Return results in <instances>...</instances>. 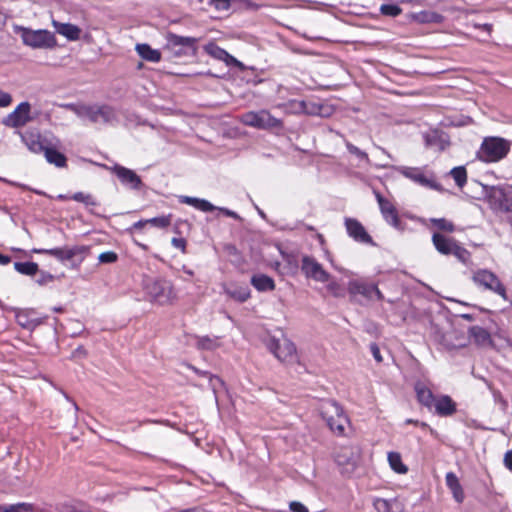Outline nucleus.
I'll return each mask as SVG.
<instances>
[{
  "instance_id": "6",
  "label": "nucleus",
  "mask_w": 512,
  "mask_h": 512,
  "mask_svg": "<svg viewBox=\"0 0 512 512\" xmlns=\"http://www.w3.org/2000/svg\"><path fill=\"white\" fill-rule=\"evenodd\" d=\"M267 348L281 362L291 364L297 361L296 347L288 338H270L267 342Z\"/></svg>"
},
{
  "instance_id": "23",
  "label": "nucleus",
  "mask_w": 512,
  "mask_h": 512,
  "mask_svg": "<svg viewBox=\"0 0 512 512\" xmlns=\"http://www.w3.org/2000/svg\"><path fill=\"white\" fill-rule=\"evenodd\" d=\"M414 390L419 403L431 409L434 404L435 397L430 388L424 382L418 381L415 383Z\"/></svg>"
},
{
  "instance_id": "22",
  "label": "nucleus",
  "mask_w": 512,
  "mask_h": 512,
  "mask_svg": "<svg viewBox=\"0 0 512 512\" xmlns=\"http://www.w3.org/2000/svg\"><path fill=\"white\" fill-rule=\"evenodd\" d=\"M52 25L56 32L70 41H76L80 38L81 29L70 23H62L56 20L52 21Z\"/></svg>"
},
{
  "instance_id": "11",
  "label": "nucleus",
  "mask_w": 512,
  "mask_h": 512,
  "mask_svg": "<svg viewBox=\"0 0 512 512\" xmlns=\"http://www.w3.org/2000/svg\"><path fill=\"white\" fill-rule=\"evenodd\" d=\"M488 201L493 209L512 214V187L492 188Z\"/></svg>"
},
{
  "instance_id": "27",
  "label": "nucleus",
  "mask_w": 512,
  "mask_h": 512,
  "mask_svg": "<svg viewBox=\"0 0 512 512\" xmlns=\"http://www.w3.org/2000/svg\"><path fill=\"white\" fill-rule=\"evenodd\" d=\"M250 283L259 292H268L275 289L273 278L265 274H254L251 277Z\"/></svg>"
},
{
  "instance_id": "14",
  "label": "nucleus",
  "mask_w": 512,
  "mask_h": 512,
  "mask_svg": "<svg viewBox=\"0 0 512 512\" xmlns=\"http://www.w3.org/2000/svg\"><path fill=\"white\" fill-rule=\"evenodd\" d=\"M374 194L384 220L392 227L400 229L401 221L395 205L390 200L383 197L378 191H374Z\"/></svg>"
},
{
  "instance_id": "61",
  "label": "nucleus",
  "mask_w": 512,
  "mask_h": 512,
  "mask_svg": "<svg viewBox=\"0 0 512 512\" xmlns=\"http://www.w3.org/2000/svg\"><path fill=\"white\" fill-rule=\"evenodd\" d=\"M60 512H76L75 509L68 505H63L60 508Z\"/></svg>"
},
{
  "instance_id": "15",
  "label": "nucleus",
  "mask_w": 512,
  "mask_h": 512,
  "mask_svg": "<svg viewBox=\"0 0 512 512\" xmlns=\"http://www.w3.org/2000/svg\"><path fill=\"white\" fill-rule=\"evenodd\" d=\"M113 174L117 176L122 185L127 186L134 190H139L143 186L141 178L131 169L115 164L108 167Z\"/></svg>"
},
{
  "instance_id": "44",
  "label": "nucleus",
  "mask_w": 512,
  "mask_h": 512,
  "mask_svg": "<svg viewBox=\"0 0 512 512\" xmlns=\"http://www.w3.org/2000/svg\"><path fill=\"white\" fill-rule=\"evenodd\" d=\"M327 290L335 297H343L344 289L336 281H331L327 285Z\"/></svg>"
},
{
  "instance_id": "28",
  "label": "nucleus",
  "mask_w": 512,
  "mask_h": 512,
  "mask_svg": "<svg viewBox=\"0 0 512 512\" xmlns=\"http://www.w3.org/2000/svg\"><path fill=\"white\" fill-rule=\"evenodd\" d=\"M446 485L453 494V498L456 502L462 503L464 501V491L459 482L458 477L453 472H448L445 477Z\"/></svg>"
},
{
  "instance_id": "46",
  "label": "nucleus",
  "mask_w": 512,
  "mask_h": 512,
  "mask_svg": "<svg viewBox=\"0 0 512 512\" xmlns=\"http://www.w3.org/2000/svg\"><path fill=\"white\" fill-rule=\"evenodd\" d=\"M117 254L113 251H106L98 256V260L101 263H114L117 261Z\"/></svg>"
},
{
  "instance_id": "39",
  "label": "nucleus",
  "mask_w": 512,
  "mask_h": 512,
  "mask_svg": "<svg viewBox=\"0 0 512 512\" xmlns=\"http://www.w3.org/2000/svg\"><path fill=\"white\" fill-rule=\"evenodd\" d=\"M451 255H454L460 262H462L463 264H469L470 263V260H471V253L466 249L464 248L463 246H461L459 244V242L457 243V245L455 246V248L453 249L452 251V254Z\"/></svg>"
},
{
  "instance_id": "32",
  "label": "nucleus",
  "mask_w": 512,
  "mask_h": 512,
  "mask_svg": "<svg viewBox=\"0 0 512 512\" xmlns=\"http://www.w3.org/2000/svg\"><path fill=\"white\" fill-rule=\"evenodd\" d=\"M224 292L230 298L241 303L247 301L251 296L247 286H227L224 288Z\"/></svg>"
},
{
  "instance_id": "13",
  "label": "nucleus",
  "mask_w": 512,
  "mask_h": 512,
  "mask_svg": "<svg viewBox=\"0 0 512 512\" xmlns=\"http://www.w3.org/2000/svg\"><path fill=\"white\" fill-rule=\"evenodd\" d=\"M31 105L29 102L20 103L3 121L8 127L18 128L26 125L33 118L30 115Z\"/></svg>"
},
{
  "instance_id": "21",
  "label": "nucleus",
  "mask_w": 512,
  "mask_h": 512,
  "mask_svg": "<svg viewBox=\"0 0 512 512\" xmlns=\"http://www.w3.org/2000/svg\"><path fill=\"white\" fill-rule=\"evenodd\" d=\"M432 242L435 249L442 255H451L458 241L454 238L446 237L440 233L432 235Z\"/></svg>"
},
{
  "instance_id": "59",
  "label": "nucleus",
  "mask_w": 512,
  "mask_h": 512,
  "mask_svg": "<svg viewBox=\"0 0 512 512\" xmlns=\"http://www.w3.org/2000/svg\"><path fill=\"white\" fill-rule=\"evenodd\" d=\"M11 262V257L0 253V265H7Z\"/></svg>"
},
{
  "instance_id": "20",
  "label": "nucleus",
  "mask_w": 512,
  "mask_h": 512,
  "mask_svg": "<svg viewBox=\"0 0 512 512\" xmlns=\"http://www.w3.org/2000/svg\"><path fill=\"white\" fill-rule=\"evenodd\" d=\"M403 175L412 181L435 190H440V185L433 179H429L420 169L418 168H405L402 171Z\"/></svg>"
},
{
  "instance_id": "25",
  "label": "nucleus",
  "mask_w": 512,
  "mask_h": 512,
  "mask_svg": "<svg viewBox=\"0 0 512 512\" xmlns=\"http://www.w3.org/2000/svg\"><path fill=\"white\" fill-rule=\"evenodd\" d=\"M433 406L435 411L440 416H451L456 412V404L450 396L443 395L435 399Z\"/></svg>"
},
{
  "instance_id": "17",
  "label": "nucleus",
  "mask_w": 512,
  "mask_h": 512,
  "mask_svg": "<svg viewBox=\"0 0 512 512\" xmlns=\"http://www.w3.org/2000/svg\"><path fill=\"white\" fill-rule=\"evenodd\" d=\"M86 250L83 246L56 247L52 249H33L34 253L45 254L55 257L57 260L64 262L72 260L76 255L83 253Z\"/></svg>"
},
{
  "instance_id": "40",
  "label": "nucleus",
  "mask_w": 512,
  "mask_h": 512,
  "mask_svg": "<svg viewBox=\"0 0 512 512\" xmlns=\"http://www.w3.org/2000/svg\"><path fill=\"white\" fill-rule=\"evenodd\" d=\"M196 346L199 349L213 350L219 346L217 338H210L208 336L198 337Z\"/></svg>"
},
{
  "instance_id": "45",
  "label": "nucleus",
  "mask_w": 512,
  "mask_h": 512,
  "mask_svg": "<svg viewBox=\"0 0 512 512\" xmlns=\"http://www.w3.org/2000/svg\"><path fill=\"white\" fill-rule=\"evenodd\" d=\"M9 512H34L33 506L28 503L9 505Z\"/></svg>"
},
{
  "instance_id": "4",
  "label": "nucleus",
  "mask_w": 512,
  "mask_h": 512,
  "mask_svg": "<svg viewBox=\"0 0 512 512\" xmlns=\"http://www.w3.org/2000/svg\"><path fill=\"white\" fill-rule=\"evenodd\" d=\"M473 282L483 288L499 295L504 300H508L507 290L498 276L488 269H478L473 272Z\"/></svg>"
},
{
  "instance_id": "1",
  "label": "nucleus",
  "mask_w": 512,
  "mask_h": 512,
  "mask_svg": "<svg viewBox=\"0 0 512 512\" xmlns=\"http://www.w3.org/2000/svg\"><path fill=\"white\" fill-rule=\"evenodd\" d=\"M145 299L160 306L170 305L177 299L171 281L161 277H145L142 282Z\"/></svg>"
},
{
  "instance_id": "54",
  "label": "nucleus",
  "mask_w": 512,
  "mask_h": 512,
  "mask_svg": "<svg viewBox=\"0 0 512 512\" xmlns=\"http://www.w3.org/2000/svg\"><path fill=\"white\" fill-rule=\"evenodd\" d=\"M504 466L512 472V450H508L503 458Z\"/></svg>"
},
{
  "instance_id": "31",
  "label": "nucleus",
  "mask_w": 512,
  "mask_h": 512,
  "mask_svg": "<svg viewBox=\"0 0 512 512\" xmlns=\"http://www.w3.org/2000/svg\"><path fill=\"white\" fill-rule=\"evenodd\" d=\"M179 201L183 204L190 205L202 212H212L216 210V206L205 199H200L191 196H180Z\"/></svg>"
},
{
  "instance_id": "35",
  "label": "nucleus",
  "mask_w": 512,
  "mask_h": 512,
  "mask_svg": "<svg viewBox=\"0 0 512 512\" xmlns=\"http://www.w3.org/2000/svg\"><path fill=\"white\" fill-rule=\"evenodd\" d=\"M388 462L390 467L399 474H404L407 472V467L402 463L401 455L397 452H389L388 453Z\"/></svg>"
},
{
  "instance_id": "26",
  "label": "nucleus",
  "mask_w": 512,
  "mask_h": 512,
  "mask_svg": "<svg viewBox=\"0 0 512 512\" xmlns=\"http://www.w3.org/2000/svg\"><path fill=\"white\" fill-rule=\"evenodd\" d=\"M21 138L27 148L33 153H42L47 147L44 145L38 133L25 132L21 134Z\"/></svg>"
},
{
  "instance_id": "16",
  "label": "nucleus",
  "mask_w": 512,
  "mask_h": 512,
  "mask_svg": "<svg viewBox=\"0 0 512 512\" xmlns=\"http://www.w3.org/2000/svg\"><path fill=\"white\" fill-rule=\"evenodd\" d=\"M348 291L351 295H362L366 299L382 300L383 294L377 285L362 280H352L348 284Z\"/></svg>"
},
{
  "instance_id": "38",
  "label": "nucleus",
  "mask_w": 512,
  "mask_h": 512,
  "mask_svg": "<svg viewBox=\"0 0 512 512\" xmlns=\"http://www.w3.org/2000/svg\"><path fill=\"white\" fill-rule=\"evenodd\" d=\"M70 199L83 203L87 207H92L98 205L97 200L92 194L84 193V192H76L74 193Z\"/></svg>"
},
{
  "instance_id": "3",
  "label": "nucleus",
  "mask_w": 512,
  "mask_h": 512,
  "mask_svg": "<svg viewBox=\"0 0 512 512\" xmlns=\"http://www.w3.org/2000/svg\"><path fill=\"white\" fill-rule=\"evenodd\" d=\"M14 31L20 34L23 43L32 48H54L56 38L48 30H32L30 28L15 26Z\"/></svg>"
},
{
  "instance_id": "29",
  "label": "nucleus",
  "mask_w": 512,
  "mask_h": 512,
  "mask_svg": "<svg viewBox=\"0 0 512 512\" xmlns=\"http://www.w3.org/2000/svg\"><path fill=\"white\" fill-rule=\"evenodd\" d=\"M135 50L143 60L152 63H158L161 60V52L157 49H153L149 44H137Z\"/></svg>"
},
{
  "instance_id": "12",
  "label": "nucleus",
  "mask_w": 512,
  "mask_h": 512,
  "mask_svg": "<svg viewBox=\"0 0 512 512\" xmlns=\"http://www.w3.org/2000/svg\"><path fill=\"white\" fill-rule=\"evenodd\" d=\"M301 270L307 278L318 282H328L330 279V274L311 256H303L301 260Z\"/></svg>"
},
{
  "instance_id": "64",
  "label": "nucleus",
  "mask_w": 512,
  "mask_h": 512,
  "mask_svg": "<svg viewBox=\"0 0 512 512\" xmlns=\"http://www.w3.org/2000/svg\"><path fill=\"white\" fill-rule=\"evenodd\" d=\"M0 512H9V505L8 506H0Z\"/></svg>"
},
{
  "instance_id": "30",
  "label": "nucleus",
  "mask_w": 512,
  "mask_h": 512,
  "mask_svg": "<svg viewBox=\"0 0 512 512\" xmlns=\"http://www.w3.org/2000/svg\"><path fill=\"white\" fill-rule=\"evenodd\" d=\"M179 201L183 204L190 205L202 212H212L216 210V206L205 199H200L191 196H180Z\"/></svg>"
},
{
  "instance_id": "33",
  "label": "nucleus",
  "mask_w": 512,
  "mask_h": 512,
  "mask_svg": "<svg viewBox=\"0 0 512 512\" xmlns=\"http://www.w3.org/2000/svg\"><path fill=\"white\" fill-rule=\"evenodd\" d=\"M43 153L45 155L46 160L50 164H54L57 167H64L66 165L67 159L65 155L59 152L58 150L51 147H46Z\"/></svg>"
},
{
  "instance_id": "10",
  "label": "nucleus",
  "mask_w": 512,
  "mask_h": 512,
  "mask_svg": "<svg viewBox=\"0 0 512 512\" xmlns=\"http://www.w3.org/2000/svg\"><path fill=\"white\" fill-rule=\"evenodd\" d=\"M79 117L87 118L92 123H112L115 120L114 110L106 105L103 106H81L75 108Z\"/></svg>"
},
{
  "instance_id": "18",
  "label": "nucleus",
  "mask_w": 512,
  "mask_h": 512,
  "mask_svg": "<svg viewBox=\"0 0 512 512\" xmlns=\"http://www.w3.org/2000/svg\"><path fill=\"white\" fill-rule=\"evenodd\" d=\"M345 226L348 235L355 241L363 244H372L373 240L367 233L364 226L356 219L347 218L345 220Z\"/></svg>"
},
{
  "instance_id": "37",
  "label": "nucleus",
  "mask_w": 512,
  "mask_h": 512,
  "mask_svg": "<svg viewBox=\"0 0 512 512\" xmlns=\"http://www.w3.org/2000/svg\"><path fill=\"white\" fill-rule=\"evenodd\" d=\"M397 505L396 500H387L383 498H376L373 501V506L377 512H395L394 506Z\"/></svg>"
},
{
  "instance_id": "8",
  "label": "nucleus",
  "mask_w": 512,
  "mask_h": 512,
  "mask_svg": "<svg viewBox=\"0 0 512 512\" xmlns=\"http://www.w3.org/2000/svg\"><path fill=\"white\" fill-rule=\"evenodd\" d=\"M322 414L323 418L327 422V425L333 432L337 433L338 435H342L344 433L345 427L349 423V420L344 414L341 406H339L336 402H329L324 407Z\"/></svg>"
},
{
  "instance_id": "43",
  "label": "nucleus",
  "mask_w": 512,
  "mask_h": 512,
  "mask_svg": "<svg viewBox=\"0 0 512 512\" xmlns=\"http://www.w3.org/2000/svg\"><path fill=\"white\" fill-rule=\"evenodd\" d=\"M345 145H346L347 150H348L351 154L355 155L356 157H358V158H359V159H361V160H366V161H368V160H369V158H368V154H367L366 152H364V151L360 150L358 147H356V146H355V145H353L352 143H350V142L346 141V142H345Z\"/></svg>"
},
{
  "instance_id": "41",
  "label": "nucleus",
  "mask_w": 512,
  "mask_h": 512,
  "mask_svg": "<svg viewBox=\"0 0 512 512\" xmlns=\"http://www.w3.org/2000/svg\"><path fill=\"white\" fill-rule=\"evenodd\" d=\"M431 222L439 230L452 233L455 231V225L445 218H433Z\"/></svg>"
},
{
  "instance_id": "36",
  "label": "nucleus",
  "mask_w": 512,
  "mask_h": 512,
  "mask_svg": "<svg viewBox=\"0 0 512 512\" xmlns=\"http://www.w3.org/2000/svg\"><path fill=\"white\" fill-rule=\"evenodd\" d=\"M14 268L20 274L27 276H33L38 272V264L35 262H15Z\"/></svg>"
},
{
  "instance_id": "50",
  "label": "nucleus",
  "mask_w": 512,
  "mask_h": 512,
  "mask_svg": "<svg viewBox=\"0 0 512 512\" xmlns=\"http://www.w3.org/2000/svg\"><path fill=\"white\" fill-rule=\"evenodd\" d=\"M209 382L215 395L217 393L218 388L224 385L223 381L219 377L213 375L209 376Z\"/></svg>"
},
{
  "instance_id": "7",
  "label": "nucleus",
  "mask_w": 512,
  "mask_h": 512,
  "mask_svg": "<svg viewBox=\"0 0 512 512\" xmlns=\"http://www.w3.org/2000/svg\"><path fill=\"white\" fill-rule=\"evenodd\" d=\"M166 40L167 43L165 49L170 51L176 57L187 55L189 51H192L193 54L196 53V44L198 42L197 38L179 36L169 32L166 35Z\"/></svg>"
},
{
  "instance_id": "24",
  "label": "nucleus",
  "mask_w": 512,
  "mask_h": 512,
  "mask_svg": "<svg viewBox=\"0 0 512 512\" xmlns=\"http://www.w3.org/2000/svg\"><path fill=\"white\" fill-rule=\"evenodd\" d=\"M469 338L478 346L487 347L492 344L490 333L480 326H472L468 330Z\"/></svg>"
},
{
  "instance_id": "56",
  "label": "nucleus",
  "mask_w": 512,
  "mask_h": 512,
  "mask_svg": "<svg viewBox=\"0 0 512 512\" xmlns=\"http://www.w3.org/2000/svg\"><path fill=\"white\" fill-rule=\"evenodd\" d=\"M0 181L4 182V183H7L11 186H15V187H19L21 189H24V190H31L27 185L25 184H21V183H18V182H14V181H10L6 178H2L0 177Z\"/></svg>"
},
{
  "instance_id": "62",
  "label": "nucleus",
  "mask_w": 512,
  "mask_h": 512,
  "mask_svg": "<svg viewBox=\"0 0 512 512\" xmlns=\"http://www.w3.org/2000/svg\"><path fill=\"white\" fill-rule=\"evenodd\" d=\"M446 346L449 348V349H454V348H457V347H463L465 346V343L464 342H459L458 344H450V343H447Z\"/></svg>"
},
{
  "instance_id": "19",
  "label": "nucleus",
  "mask_w": 512,
  "mask_h": 512,
  "mask_svg": "<svg viewBox=\"0 0 512 512\" xmlns=\"http://www.w3.org/2000/svg\"><path fill=\"white\" fill-rule=\"evenodd\" d=\"M204 51L210 55L211 57L224 61L228 65H235V66H241V62H239L236 58H234L232 55H230L226 50L219 47L214 42H209L204 46Z\"/></svg>"
},
{
  "instance_id": "63",
  "label": "nucleus",
  "mask_w": 512,
  "mask_h": 512,
  "mask_svg": "<svg viewBox=\"0 0 512 512\" xmlns=\"http://www.w3.org/2000/svg\"><path fill=\"white\" fill-rule=\"evenodd\" d=\"M460 317L465 319V320H467V321H473L474 320V317L471 314H466V313L465 314H461Z\"/></svg>"
},
{
  "instance_id": "48",
  "label": "nucleus",
  "mask_w": 512,
  "mask_h": 512,
  "mask_svg": "<svg viewBox=\"0 0 512 512\" xmlns=\"http://www.w3.org/2000/svg\"><path fill=\"white\" fill-rule=\"evenodd\" d=\"M54 275L48 273V272H40L39 274V277L38 279L36 280V282L39 284V285H46L50 282H52L54 280Z\"/></svg>"
},
{
  "instance_id": "2",
  "label": "nucleus",
  "mask_w": 512,
  "mask_h": 512,
  "mask_svg": "<svg viewBox=\"0 0 512 512\" xmlns=\"http://www.w3.org/2000/svg\"><path fill=\"white\" fill-rule=\"evenodd\" d=\"M510 150V142L501 137H485L477 152L479 160L491 163L506 157Z\"/></svg>"
},
{
  "instance_id": "55",
  "label": "nucleus",
  "mask_w": 512,
  "mask_h": 512,
  "mask_svg": "<svg viewBox=\"0 0 512 512\" xmlns=\"http://www.w3.org/2000/svg\"><path fill=\"white\" fill-rule=\"evenodd\" d=\"M216 210H219L223 214H225L228 217L234 218V219H240V216L230 209L224 208V207H216Z\"/></svg>"
},
{
  "instance_id": "47",
  "label": "nucleus",
  "mask_w": 512,
  "mask_h": 512,
  "mask_svg": "<svg viewBox=\"0 0 512 512\" xmlns=\"http://www.w3.org/2000/svg\"><path fill=\"white\" fill-rule=\"evenodd\" d=\"M148 223H150L154 226L160 227V228H164V227H167L170 225V219H169V217H165V216L155 217V218L149 219Z\"/></svg>"
},
{
  "instance_id": "9",
  "label": "nucleus",
  "mask_w": 512,
  "mask_h": 512,
  "mask_svg": "<svg viewBox=\"0 0 512 512\" xmlns=\"http://www.w3.org/2000/svg\"><path fill=\"white\" fill-rule=\"evenodd\" d=\"M241 122L247 126L258 129L278 128L282 126V122L272 116L267 110L246 112L241 116Z\"/></svg>"
},
{
  "instance_id": "49",
  "label": "nucleus",
  "mask_w": 512,
  "mask_h": 512,
  "mask_svg": "<svg viewBox=\"0 0 512 512\" xmlns=\"http://www.w3.org/2000/svg\"><path fill=\"white\" fill-rule=\"evenodd\" d=\"M11 103L12 96L9 93L0 90V107H8Z\"/></svg>"
},
{
  "instance_id": "52",
  "label": "nucleus",
  "mask_w": 512,
  "mask_h": 512,
  "mask_svg": "<svg viewBox=\"0 0 512 512\" xmlns=\"http://www.w3.org/2000/svg\"><path fill=\"white\" fill-rule=\"evenodd\" d=\"M370 351H371V353H372V355H373L374 359H375L378 363L382 362V360H383V359H382V356H381V353H380V349H379V347L377 346V344H376V343H372V344L370 345Z\"/></svg>"
},
{
  "instance_id": "58",
  "label": "nucleus",
  "mask_w": 512,
  "mask_h": 512,
  "mask_svg": "<svg viewBox=\"0 0 512 512\" xmlns=\"http://www.w3.org/2000/svg\"><path fill=\"white\" fill-rule=\"evenodd\" d=\"M189 367H190V368H191V369H192L196 374H198V375H200V376H202V377H208V378H209V376H212V375H211L209 372H207V371H202V370H200V369H198V368H196V367H194V366H189Z\"/></svg>"
},
{
  "instance_id": "42",
  "label": "nucleus",
  "mask_w": 512,
  "mask_h": 512,
  "mask_svg": "<svg viewBox=\"0 0 512 512\" xmlns=\"http://www.w3.org/2000/svg\"><path fill=\"white\" fill-rule=\"evenodd\" d=\"M381 14L396 17L401 14L402 9L396 4H383L380 7Z\"/></svg>"
},
{
  "instance_id": "57",
  "label": "nucleus",
  "mask_w": 512,
  "mask_h": 512,
  "mask_svg": "<svg viewBox=\"0 0 512 512\" xmlns=\"http://www.w3.org/2000/svg\"><path fill=\"white\" fill-rule=\"evenodd\" d=\"M216 3V7L220 9H228L229 8V1L228 0H214Z\"/></svg>"
},
{
  "instance_id": "5",
  "label": "nucleus",
  "mask_w": 512,
  "mask_h": 512,
  "mask_svg": "<svg viewBox=\"0 0 512 512\" xmlns=\"http://www.w3.org/2000/svg\"><path fill=\"white\" fill-rule=\"evenodd\" d=\"M360 461V449L357 446H342L335 453V462L341 469V473L350 476Z\"/></svg>"
},
{
  "instance_id": "53",
  "label": "nucleus",
  "mask_w": 512,
  "mask_h": 512,
  "mask_svg": "<svg viewBox=\"0 0 512 512\" xmlns=\"http://www.w3.org/2000/svg\"><path fill=\"white\" fill-rule=\"evenodd\" d=\"M171 243L175 248L180 249L183 252L185 251L186 240L184 238H172Z\"/></svg>"
},
{
  "instance_id": "60",
  "label": "nucleus",
  "mask_w": 512,
  "mask_h": 512,
  "mask_svg": "<svg viewBox=\"0 0 512 512\" xmlns=\"http://www.w3.org/2000/svg\"><path fill=\"white\" fill-rule=\"evenodd\" d=\"M147 224H148V220H140L133 224V228L134 229H142Z\"/></svg>"
},
{
  "instance_id": "34",
  "label": "nucleus",
  "mask_w": 512,
  "mask_h": 512,
  "mask_svg": "<svg viewBox=\"0 0 512 512\" xmlns=\"http://www.w3.org/2000/svg\"><path fill=\"white\" fill-rule=\"evenodd\" d=\"M449 175L459 188H463L467 182V170L464 166H457L450 170Z\"/></svg>"
},
{
  "instance_id": "51",
  "label": "nucleus",
  "mask_w": 512,
  "mask_h": 512,
  "mask_svg": "<svg viewBox=\"0 0 512 512\" xmlns=\"http://www.w3.org/2000/svg\"><path fill=\"white\" fill-rule=\"evenodd\" d=\"M289 508L292 512H309L308 508L298 501H292L289 504Z\"/></svg>"
}]
</instances>
